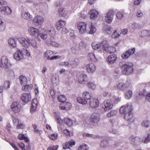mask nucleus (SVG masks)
Instances as JSON below:
<instances>
[{"label": "nucleus", "mask_w": 150, "mask_h": 150, "mask_svg": "<svg viewBox=\"0 0 150 150\" xmlns=\"http://www.w3.org/2000/svg\"><path fill=\"white\" fill-rule=\"evenodd\" d=\"M104 107H103L105 111H109L113 107V103L112 102V100L109 99L104 101Z\"/></svg>", "instance_id": "obj_6"}, {"label": "nucleus", "mask_w": 150, "mask_h": 150, "mask_svg": "<svg viewBox=\"0 0 150 150\" xmlns=\"http://www.w3.org/2000/svg\"><path fill=\"white\" fill-rule=\"evenodd\" d=\"M87 79V76L86 75L81 74L78 78V81L79 83L84 84L86 82Z\"/></svg>", "instance_id": "obj_17"}, {"label": "nucleus", "mask_w": 150, "mask_h": 150, "mask_svg": "<svg viewBox=\"0 0 150 150\" xmlns=\"http://www.w3.org/2000/svg\"><path fill=\"white\" fill-rule=\"evenodd\" d=\"M56 118L57 119V121L58 123L60 124V125L58 126V130L59 131H62V125L61 124L62 123V121L58 116H56Z\"/></svg>", "instance_id": "obj_35"}, {"label": "nucleus", "mask_w": 150, "mask_h": 150, "mask_svg": "<svg viewBox=\"0 0 150 150\" xmlns=\"http://www.w3.org/2000/svg\"><path fill=\"white\" fill-rule=\"evenodd\" d=\"M117 110H111L110 112H108L106 116L108 117H111L116 115L117 113Z\"/></svg>", "instance_id": "obj_32"}, {"label": "nucleus", "mask_w": 150, "mask_h": 150, "mask_svg": "<svg viewBox=\"0 0 150 150\" xmlns=\"http://www.w3.org/2000/svg\"><path fill=\"white\" fill-rule=\"evenodd\" d=\"M5 28V25L4 23L0 19V30L1 31L4 30Z\"/></svg>", "instance_id": "obj_46"}, {"label": "nucleus", "mask_w": 150, "mask_h": 150, "mask_svg": "<svg viewBox=\"0 0 150 150\" xmlns=\"http://www.w3.org/2000/svg\"><path fill=\"white\" fill-rule=\"evenodd\" d=\"M12 110L15 112H18L20 110L21 105L18 102H14L11 106Z\"/></svg>", "instance_id": "obj_12"}, {"label": "nucleus", "mask_w": 150, "mask_h": 150, "mask_svg": "<svg viewBox=\"0 0 150 150\" xmlns=\"http://www.w3.org/2000/svg\"><path fill=\"white\" fill-rule=\"evenodd\" d=\"M13 56L14 58L17 61L22 59L24 57L23 53L20 50H18L15 52Z\"/></svg>", "instance_id": "obj_13"}, {"label": "nucleus", "mask_w": 150, "mask_h": 150, "mask_svg": "<svg viewBox=\"0 0 150 150\" xmlns=\"http://www.w3.org/2000/svg\"><path fill=\"white\" fill-rule=\"evenodd\" d=\"M22 88V91H28L31 90L32 88V85L31 84L28 85H23Z\"/></svg>", "instance_id": "obj_29"}, {"label": "nucleus", "mask_w": 150, "mask_h": 150, "mask_svg": "<svg viewBox=\"0 0 150 150\" xmlns=\"http://www.w3.org/2000/svg\"><path fill=\"white\" fill-rule=\"evenodd\" d=\"M102 47L103 50L107 52V50H109V47H110V46H109L107 41L106 40H103L102 43Z\"/></svg>", "instance_id": "obj_23"}, {"label": "nucleus", "mask_w": 150, "mask_h": 150, "mask_svg": "<svg viewBox=\"0 0 150 150\" xmlns=\"http://www.w3.org/2000/svg\"><path fill=\"white\" fill-rule=\"evenodd\" d=\"M11 10L8 6H3L0 8V16L1 15H8L11 14Z\"/></svg>", "instance_id": "obj_7"}, {"label": "nucleus", "mask_w": 150, "mask_h": 150, "mask_svg": "<svg viewBox=\"0 0 150 150\" xmlns=\"http://www.w3.org/2000/svg\"><path fill=\"white\" fill-rule=\"evenodd\" d=\"M63 121L69 126H71L72 124V120L70 118H65L63 120Z\"/></svg>", "instance_id": "obj_31"}, {"label": "nucleus", "mask_w": 150, "mask_h": 150, "mask_svg": "<svg viewBox=\"0 0 150 150\" xmlns=\"http://www.w3.org/2000/svg\"><path fill=\"white\" fill-rule=\"evenodd\" d=\"M66 22L62 20H59L56 23V27L58 30H60L66 25Z\"/></svg>", "instance_id": "obj_18"}, {"label": "nucleus", "mask_w": 150, "mask_h": 150, "mask_svg": "<svg viewBox=\"0 0 150 150\" xmlns=\"http://www.w3.org/2000/svg\"><path fill=\"white\" fill-rule=\"evenodd\" d=\"M59 146L58 145H56L53 146L52 147H50L47 149V150H57Z\"/></svg>", "instance_id": "obj_63"}, {"label": "nucleus", "mask_w": 150, "mask_h": 150, "mask_svg": "<svg viewBox=\"0 0 150 150\" xmlns=\"http://www.w3.org/2000/svg\"><path fill=\"white\" fill-rule=\"evenodd\" d=\"M22 17L25 19H28L30 17V14L27 11H23L21 13Z\"/></svg>", "instance_id": "obj_28"}, {"label": "nucleus", "mask_w": 150, "mask_h": 150, "mask_svg": "<svg viewBox=\"0 0 150 150\" xmlns=\"http://www.w3.org/2000/svg\"><path fill=\"white\" fill-rule=\"evenodd\" d=\"M122 68V74L126 75L130 74L134 70L133 64L131 63H127L124 64Z\"/></svg>", "instance_id": "obj_1"}, {"label": "nucleus", "mask_w": 150, "mask_h": 150, "mask_svg": "<svg viewBox=\"0 0 150 150\" xmlns=\"http://www.w3.org/2000/svg\"><path fill=\"white\" fill-rule=\"evenodd\" d=\"M117 59L116 55L113 54L108 57L107 61L109 64H113L116 62Z\"/></svg>", "instance_id": "obj_19"}, {"label": "nucleus", "mask_w": 150, "mask_h": 150, "mask_svg": "<svg viewBox=\"0 0 150 150\" xmlns=\"http://www.w3.org/2000/svg\"><path fill=\"white\" fill-rule=\"evenodd\" d=\"M32 126L34 129L35 132L37 133L41 134L42 133V131L38 129L36 125H33Z\"/></svg>", "instance_id": "obj_41"}, {"label": "nucleus", "mask_w": 150, "mask_h": 150, "mask_svg": "<svg viewBox=\"0 0 150 150\" xmlns=\"http://www.w3.org/2000/svg\"><path fill=\"white\" fill-rule=\"evenodd\" d=\"M100 115L98 113H96L95 115H94V123H98L100 120Z\"/></svg>", "instance_id": "obj_49"}, {"label": "nucleus", "mask_w": 150, "mask_h": 150, "mask_svg": "<svg viewBox=\"0 0 150 150\" xmlns=\"http://www.w3.org/2000/svg\"><path fill=\"white\" fill-rule=\"evenodd\" d=\"M120 35V34L117 32V30H115L112 35V38H118Z\"/></svg>", "instance_id": "obj_48"}, {"label": "nucleus", "mask_w": 150, "mask_h": 150, "mask_svg": "<svg viewBox=\"0 0 150 150\" xmlns=\"http://www.w3.org/2000/svg\"><path fill=\"white\" fill-rule=\"evenodd\" d=\"M8 43L13 47H15L16 46V44L15 40L13 38H11L8 40Z\"/></svg>", "instance_id": "obj_33"}, {"label": "nucleus", "mask_w": 150, "mask_h": 150, "mask_svg": "<svg viewBox=\"0 0 150 150\" xmlns=\"http://www.w3.org/2000/svg\"><path fill=\"white\" fill-rule=\"evenodd\" d=\"M28 33L32 37L37 39L39 35L38 30L33 27H29L28 29Z\"/></svg>", "instance_id": "obj_3"}, {"label": "nucleus", "mask_w": 150, "mask_h": 150, "mask_svg": "<svg viewBox=\"0 0 150 150\" xmlns=\"http://www.w3.org/2000/svg\"><path fill=\"white\" fill-rule=\"evenodd\" d=\"M10 83L9 81H6L4 82V86L6 89H8L10 88Z\"/></svg>", "instance_id": "obj_50"}, {"label": "nucleus", "mask_w": 150, "mask_h": 150, "mask_svg": "<svg viewBox=\"0 0 150 150\" xmlns=\"http://www.w3.org/2000/svg\"><path fill=\"white\" fill-rule=\"evenodd\" d=\"M133 117L132 111H129L125 113L124 116L125 119L127 121H129Z\"/></svg>", "instance_id": "obj_25"}, {"label": "nucleus", "mask_w": 150, "mask_h": 150, "mask_svg": "<svg viewBox=\"0 0 150 150\" xmlns=\"http://www.w3.org/2000/svg\"><path fill=\"white\" fill-rule=\"evenodd\" d=\"M58 134H52L49 135V138L52 140H56L57 139Z\"/></svg>", "instance_id": "obj_45"}, {"label": "nucleus", "mask_w": 150, "mask_h": 150, "mask_svg": "<svg viewBox=\"0 0 150 150\" xmlns=\"http://www.w3.org/2000/svg\"><path fill=\"white\" fill-rule=\"evenodd\" d=\"M86 70L89 73H93L94 71V64L91 63L86 66Z\"/></svg>", "instance_id": "obj_27"}, {"label": "nucleus", "mask_w": 150, "mask_h": 150, "mask_svg": "<svg viewBox=\"0 0 150 150\" xmlns=\"http://www.w3.org/2000/svg\"><path fill=\"white\" fill-rule=\"evenodd\" d=\"M30 45L34 48L36 49L38 47L37 42L35 40H31Z\"/></svg>", "instance_id": "obj_43"}, {"label": "nucleus", "mask_w": 150, "mask_h": 150, "mask_svg": "<svg viewBox=\"0 0 150 150\" xmlns=\"http://www.w3.org/2000/svg\"><path fill=\"white\" fill-rule=\"evenodd\" d=\"M60 64L62 66H65L68 68L70 67V61L69 62L64 61L62 62Z\"/></svg>", "instance_id": "obj_47"}, {"label": "nucleus", "mask_w": 150, "mask_h": 150, "mask_svg": "<svg viewBox=\"0 0 150 150\" xmlns=\"http://www.w3.org/2000/svg\"><path fill=\"white\" fill-rule=\"evenodd\" d=\"M25 127V125L23 124H18L17 127L16 128L18 129H23Z\"/></svg>", "instance_id": "obj_64"}, {"label": "nucleus", "mask_w": 150, "mask_h": 150, "mask_svg": "<svg viewBox=\"0 0 150 150\" xmlns=\"http://www.w3.org/2000/svg\"><path fill=\"white\" fill-rule=\"evenodd\" d=\"M88 15L90 19L93 20L94 18V10L93 9L90 10L88 11Z\"/></svg>", "instance_id": "obj_51"}, {"label": "nucleus", "mask_w": 150, "mask_h": 150, "mask_svg": "<svg viewBox=\"0 0 150 150\" xmlns=\"http://www.w3.org/2000/svg\"><path fill=\"white\" fill-rule=\"evenodd\" d=\"M59 15L61 16H66L68 13V11L65 8L62 7L58 10Z\"/></svg>", "instance_id": "obj_20"}, {"label": "nucleus", "mask_w": 150, "mask_h": 150, "mask_svg": "<svg viewBox=\"0 0 150 150\" xmlns=\"http://www.w3.org/2000/svg\"><path fill=\"white\" fill-rule=\"evenodd\" d=\"M130 85V82L128 81H126L124 83H123V85L124 88V89L125 88L128 87Z\"/></svg>", "instance_id": "obj_58"}, {"label": "nucleus", "mask_w": 150, "mask_h": 150, "mask_svg": "<svg viewBox=\"0 0 150 150\" xmlns=\"http://www.w3.org/2000/svg\"><path fill=\"white\" fill-rule=\"evenodd\" d=\"M77 27L80 33L82 34L86 30V24L85 22H80L77 23Z\"/></svg>", "instance_id": "obj_10"}, {"label": "nucleus", "mask_w": 150, "mask_h": 150, "mask_svg": "<svg viewBox=\"0 0 150 150\" xmlns=\"http://www.w3.org/2000/svg\"><path fill=\"white\" fill-rule=\"evenodd\" d=\"M38 104L37 100L36 99H33L32 100V105L30 108V112L32 113L35 110Z\"/></svg>", "instance_id": "obj_21"}, {"label": "nucleus", "mask_w": 150, "mask_h": 150, "mask_svg": "<svg viewBox=\"0 0 150 150\" xmlns=\"http://www.w3.org/2000/svg\"><path fill=\"white\" fill-rule=\"evenodd\" d=\"M89 28L90 29V31H89V33L90 34H92L93 33V28L94 26L93 24V23L92 22H91L89 23Z\"/></svg>", "instance_id": "obj_42"}, {"label": "nucleus", "mask_w": 150, "mask_h": 150, "mask_svg": "<svg viewBox=\"0 0 150 150\" xmlns=\"http://www.w3.org/2000/svg\"><path fill=\"white\" fill-rule=\"evenodd\" d=\"M86 46V43L83 42H80L79 44V49H82L84 48H85Z\"/></svg>", "instance_id": "obj_53"}, {"label": "nucleus", "mask_w": 150, "mask_h": 150, "mask_svg": "<svg viewBox=\"0 0 150 150\" xmlns=\"http://www.w3.org/2000/svg\"><path fill=\"white\" fill-rule=\"evenodd\" d=\"M50 43L51 45L54 47H58L60 46L59 44L54 41H51Z\"/></svg>", "instance_id": "obj_59"}, {"label": "nucleus", "mask_w": 150, "mask_h": 150, "mask_svg": "<svg viewBox=\"0 0 150 150\" xmlns=\"http://www.w3.org/2000/svg\"><path fill=\"white\" fill-rule=\"evenodd\" d=\"M149 142H150V135L149 134L145 138L144 141V143H147Z\"/></svg>", "instance_id": "obj_60"}, {"label": "nucleus", "mask_w": 150, "mask_h": 150, "mask_svg": "<svg viewBox=\"0 0 150 150\" xmlns=\"http://www.w3.org/2000/svg\"><path fill=\"white\" fill-rule=\"evenodd\" d=\"M18 146L21 148L22 150H26L25 149V145L22 142H19L18 143Z\"/></svg>", "instance_id": "obj_62"}, {"label": "nucleus", "mask_w": 150, "mask_h": 150, "mask_svg": "<svg viewBox=\"0 0 150 150\" xmlns=\"http://www.w3.org/2000/svg\"><path fill=\"white\" fill-rule=\"evenodd\" d=\"M142 125L146 127H149L150 126V122L147 120H144L142 122Z\"/></svg>", "instance_id": "obj_44"}, {"label": "nucleus", "mask_w": 150, "mask_h": 150, "mask_svg": "<svg viewBox=\"0 0 150 150\" xmlns=\"http://www.w3.org/2000/svg\"><path fill=\"white\" fill-rule=\"evenodd\" d=\"M7 5V3L4 0H0V8L1 6H6Z\"/></svg>", "instance_id": "obj_57"}, {"label": "nucleus", "mask_w": 150, "mask_h": 150, "mask_svg": "<svg viewBox=\"0 0 150 150\" xmlns=\"http://www.w3.org/2000/svg\"><path fill=\"white\" fill-rule=\"evenodd\" d=\"M65 106V110H68L70 109L71 107V103L69 102H67L64 104Z\"/></svg>", "instance_id": "obj_54"}, {"label": "nucleus", "mask_w": 150, "mask_h": 150, "mask_svg": "<svg viewBox=\"0 0 150 150\" xmlns=\"http://www.w3.org/2000/svg\"><path fill=\"white\" fill-rule=\"evenodd\" d=\"M58 99L59 101L63 103L66 100V97L65 96L63 95H60L58 97Z\"/></svg>", "instance_id": "obj_37"}, {"label": "nucleus", "mask_w": 150, "mask_h": 150, "mask_svg": "<svg viewBox=\"0 0 150 150\" xmlns=\"http://www.w3.org/2000/svg\"><path fill=\"white\" fill-rule=\"evenodd\" d=\"M18 40L21 45L24 47L28 48L29 46L31 40L28 38L20 37L18 38Z\"/></svg>", "instance_id": "obj_4"}, {"label": "nucleus", "mask_w": 150, "mask_h": 150, "mask_svg": "<svg viewBox=\"0 0 150 150\" xmlns=\"http://www.w3.org/2000/svg\"><path fill=\"white\" fill-rule=\"evenodd\" d=\"M94 123V115L92 114L89 117L87 122V123L89 125H91Z\"/></svg>", "instance_id": "obj_39"}, {"label": "nucleus", "mask_w": 150, "mask_h": 150, "mask_svg": "<svg viewBox=\"0 0 150 150\" xmlns=\"http://www.w3.org/2000/svg\"><path fill=\"white\" fill-rule=\"evenodd\" d=\"M130 142L134 146L139 145L141 143V140L140 138L138 137L132 136L130 139Z\"/></svg>", "instance_id": "obj_11"}, {"label": "nucleus", "mask_w": 150, "mask_h": 150, "mask_svg": "<svg viewBox=\"0 0 150 150\" xmlns=\"http://www.w3.org/2000/svg\"><path fill=\"white\" fill-rule=\"evenodd\" d=\"M31 96L30 94L24 93L21 96V100L23 102L28 103L31 100Z\"/></svg>", "instance_id": "obj_14"}, {"label": "nucleus", "mask_w": 150, "mask_h": 150, "mask_svg": "<svg viewBox=\"0 0 150 150\" xmlns=\"http://www.w3.org/2000/svg\"><path fill=\"white\" fill-rule=\"evenodd\" d=\"M39 35L41 39L44 40H45L47 37V32L46 31H45L43 33H39Z\"/></svg>", "instance_id": "obj_38"}, {"label": "nucleus", "mask_w": 150, "mask_h": 150, "mask_svg": "<svg viewBox=\"0 0 150 150\" xmlns=\"http://www.w3.org/2000/svg\"><path fill=\"white\" fill-rule=\"evenodd\" d=\"M132 107L131 104L126 105L121 107L120 109V112L122 114L127 113L129 111H132Z\"/></svg>", "instance_id": "obj_5"}, {"label": "nucleus", "mask_w": 150, "mask_h": 150, "mask_svg": "<svg viewBox=\"0 0 150 150\" xmlns=\"http://www.w3.org/2000/svg\"><path fill=\"white\" fill-rule=\"evenodd\" d=\"M44 21V18L40 16H36L33 19V22L38 25L42 24Z\"/></svg>", "instance_id": "obj_15"}, {"label": "nucleus", "mask_w": 150, "mask_h": 150, "mask_svg": "<svg viewBox=\"0 0 150 150\" xmlns=\"http://www.w3.org/2000/svg\"><path fill=\"white\" fill-rule=\"evenodd\" d=\"M115 12L113 10H110L108 13L107 15L105 16V21L108 23H110L112 22Z\"/></svg>", "instance_id": "obj_9"}, {"label": "nucleus", "mask_w": 150, "mask_h": 150, "mask_svg": "<svg viewBox=\"0 0 150 150\" xmlns=\"http://www.w3.org/2000/svg\"><path fill=\"white\" fill-rule=\"evenodd\" d=\"M124 13V10H120L117 13L116 15L117 17L119 19L122 18L123 17Z\"/></svg>", "instance_id": "obj_34"}, {"label": "nucleus", "mask_w": 150, "mask_h": 150, "mask_svg": "<svg viewBox=\"0 0 150 150\" xmlns=\"http://www.w3.org/2000/svg\"><path fill=\"white\" fill-rule=\"evenodd\" d=\"M70 67L75 68L78 65L79 61L78 59H74L70 61Z\"/></svg>", "instance_id": "obj_26"}, {"label": "nucleus", "mask_w": 150, "mask_h": 150, "mask_svg": "<svg viewBox=\"0 0 150 150\" xmlns=\"http://www.w3.org/2000/svg\"><path fill=\"white\" fill-rule=\"evenodd\" d=\"M53 53L54 52L52 51L47 50L44 54V58L45 59L51 60V56L53 55Z\"/></svg>", "instance_id": "obj_22"}, {"label": "nucleus", "mask_w": 150, "mask_h": 150, "mask_svg": "<svg viewBox=\"0 0 150 150\" xmlns=\"http://www.w3.org/2000/svg\"><path fill=\"white\" fill-rule=\"evenodd\" d=\"M88 147L86 145H82L79 146L78 148V150H87Z\"/></svg>", "instance_id": "obj_55"}, {"label": "nucleus", "mask_w": 150, "mask_h": 150, "mask_svg": "<svg viewBox=\"0 0 150 150\" xmlns=\"http://www.w3.org/2000/svg\"><path fill=\"white\" fill-rule=\"evenodd\" d=\"M83 98L78 97L77 98V102L82 105L88 104L87 100H90L91 96L89 92H84L82 94Z\"/></svg>", "instance_id": "obj_2"}, {"label": "nucleus", "mask_w": 150, "mask_h": 150, "mask_svg": "<svg viewBox=\"0 0 150 150\" xmlns=\"http://www.w3.org/2000/svg\"><path fill=\"white\" fill-rule=\"evenodd\" d=\"M150 35V32L147 30H143L141 32V35L142 37L148 36Z\"/></svg>", "instance_id": "obj_40"}, {"label": "nucleus", "mask_w": 150, "mask_h": 150, "mask_svg": "<svg viewBox=\"0 0 150 150\" xmlns=\"http://www.w3.org/2000/svg\"><path fill=\"white\" fill-rule=\"evenodd\" d=\"M101 147L105 148L109 146V142L107 140H104L101 142L100 144Z\"/></svg>", "instance_id": "obj_30"}, {"label": "nucleus", "mask_w": 150, "mask_h": 150, "mask_svg": "<svg viewBox=\"0 0 150 150\" xmlns=\"http://www.w3.org/2000/svg\"><path fill=\"white\" fill-rule=\"evenodd\" d=\"M132 91L131 90H128L125 94V98H126L129 99L132 97Z\"/></svg>", "instance_id": "obj_36"}, {"label": "nucleus", "mask_w": 150, "mask_h": 150, "mask_svg": "<svg viewBox=\"0 0 150 150\" xmlns=\"http://www.w3.org/2000/svg\"><path fill=\"white\" fill-rule=\"evenodd\" d=\"M135 51V49L132 48L123 53L121 55L122 58L124 59H127L131 55L133 54Z\"/></svg>", "instance_id": "obj_8"}, {"label": "nucleus", "mask_w": 150, "mask_h": 150, "mask_svg": "<svg viewBox=\"0 0 150 150\" xmlns=\"http://www.w3.org/2000/svg\"><path fill=\"white\" fill-rule=\"evenodd\" d=\"M19 80L21 84L22 85H26L27 83V79L24 76L21 75L19 78Z\"/></svg>", "instance_id": "obj_24"}, {"label": "nucleus", "mask_w": 150, "mask_h": 150, "mask_svg": "<svg viewBox=\"0 0 150 150\" xmlns=\"http://www.w3.org/2000/svg\"><path fill=\"white\" fill-rule=\"evenodd\" d=\"M109 50H107V52L109 53H111L112 52H116V50L115 48L112 46H110L109 47Z\"/></svg>", "instance_id": "obj_52"}, {"label": "nucleus", "mask_w": 150, "mask_h": 150, "mask_svg": "<svg viewBox=\"0 0 150 150\" xmlns=\"http://www.w3.org/2000/svg\"><path fill=\"white\" fill-rule=\"evenodd\" d=\"M100 105L98 100L97 99H94V108H97Z\"/></svg>", "instance_id": "obj_61"}, {"label": "nucleus", "mask_w": 150, "mask_h": 150, "mask_svg": "<svg viewBox=\"0 0 150 150\" xmlns=\"http://www.w3.org/2000/svg\"><path fill=\"white\" fill-rule=\"evenodd\" d=\"M8 60L7 58L5 56L2 57L1 59L0 67L1 68L6 67L8 66Z\"/></svg>", "instance_id": "obj_16"}, {"label": "nucleus", "mask_w": 150, "mask_h": 150, "mask_svg": "<svg viewBox=\"0 0 150 150\" xmlns=\"http://www.w3.org/2000/svg\"><path fill=\"white\" fill-rule=\"evenodd\" d=\"M63 132L67 135L71 136L73 135V134L72 133H70V131L67 129L64 130H63Z\"/></svg>", "instance_id": "obj_56"}]
</instances>
